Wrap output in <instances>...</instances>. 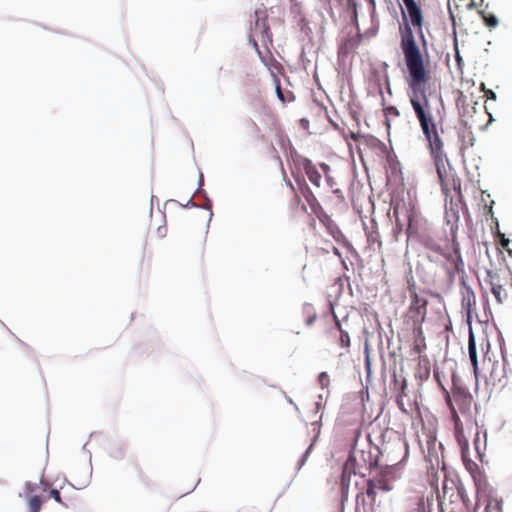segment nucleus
<instances>
[{"mask_svg": "<svg viewBox=\"0 0 512 512\" xmlns=\"http://www.w3.org/2000/svg\"><path fill=\"white\" fill-rule=\"evenodd\" d=\"M401 49L409 72L407 83L411 90L410 103L427 141V148L435 165L441 190L446 197L451 191L461 196V180L452 173V169L449 171L446 169L448 157L444 151V141L437 129L430 102L423 89V85L430 80L428 62L425 63L413 34H402Z\"/></svg>", "mask_w": 512, "mask_h": 512, "instance_id": "f257e3e1", "label": "nucleus"}, {"mask_svg": "<svg viewBox=\"0 0 512 512\" xmlns=\"http://www.w3.org/2000/svg\"><path fill=\"white\" fill-rule=\"evenodd\" d=\"M378 456L372 453V449H358L354 447L343 465L342 482L349 481L352 475L365 476L367 471L377 467Z\"/></svg>", "mask_w": 512, "mask_h": 512, "instance_id": "f03ea898", "label": "nucleus"}, {"mask_svg": "<svg viewBox=\"0 0 512 512\" xmlns=\"http://www.w3.org/2000/svg\"><path fill=\"white\" fill-rule=\"evenodd\" d=\"M507 281V276L499 273L498 271L487 270L484 278V285L481 286V289L484 293L490 291L497 304H503L509 298V294L506 289Z\"/></svg>", "mask_w": 512, "mask_h": 512, "instance_id": "7ed1b4c3", "label": "nucleus"}, {"mask_svg": "<svg viewBox=\"0 0 512 512\" xmlns=\"http://www.w3.org/2000/svg\"><path fill=\"white\" fill-rule=\"evenodd\" d=\"M394 473L391 469L380 470L374 477L367 481L366 495L370 499L371 505L376 503L377 491L388 492L392 490Z\"/></svg>", "mask_w": 512, "mask_h": 512, "instance_id": "20e7f679", "label": "nucleus"}, {"mask_svg": "<svg viewBox=\"0 0 512 512\" xmlns=\"http://www.w3.org/2000/svg\"><path fill=\"white\" fill-rule=\"evenodd\" d=\"M410 305L407 311V318L412 321L414 326H421L427 315L428 300L421 297L416 289L410 288Z\"/></svg>", "mask_w": 512, "mask_h": 512, "instance_id": "39448f33", "label": "nucleus"}, {"mask_svg": "<svg viewBox=\"0 0 512 512\" xmlns=\"http://www.w3.org/2000/svg\"><path fill=\"white\" fill-rule=\"evenodd\" d=\"M445 219L447 224L451 225L450 227V234H451V242L452 247L455 250L456 255H453L456 262H458V266H462V255L460 251V243L458 241L457 237V230H458V222L460 219L459 212L457 209H454L452 206V201L450 202V208L446 209L445 212Z\"/></svg>", "mask_w": 512, "mask_h": 512, "instance_id": "423d86ee", "label": "nucleus"}, {"mask_svg": "<svg viewBox=\"0 0 512 512\" xmlns=\"http://www.w3.org/2000/svg\"><path fill=\"white\" fill-rule=\"evenodd\" d=\"M440 512H466L463 494L460 490L452 492L447 496L444 491L443 495L439 497Z\"/></svg>", "mask_w": 512, "mask_h": 512, "instance_id": "0eeeda50", "label": "nucleus"}, {"mask_svg": "<svg viewBox=\"0 0 512 512\" xmlns=\"http://www.w3.org/2000/svg\"><path fill=\"white\" fill-rule=\"evenodd\" d=\"M405 5V11H402L405 20H409L414 29L421 32L423 25V16L420 6L415 0H402Z\"/></svg>", "mask_w": 512, "mask_h": 512, "instance_id": "6e6552de", "label": "nucleus"}, {"mask_svg": "<svg viewBox=\"0 0 512 512\" xmlns=\"http://www.w3.org/2000/svg\"><path fill=\"white\" fill-rule=\"evenodd\" d=\"M452 402H455L462 413L469 412L473 401L472 395L463 387L454 385L452 388Z\"/></svg>", "mask_w": 512, "mask_h": 512, "instance_id": "1a4fd4ad", "label": "nucleus"}, {"mask_svg": "<svg viewBox=\"0 0 512 512\" xmlns=\"http://www.w3.org/2000/svg\"><path fill=\"white\" fill-rule=\"evenodd\" d=\"M322 172L325 174L327 185L331 188L332 193L335 194L337 202L344 203V195L339 187V175L335 170H331L329 166L322 163Z\"/></svg>", "mask_w": 512, "mask_h": 512, "instance_id": "9d476101", "label": "nucleus"}, {"mask_svg": "<svg viewBox=\"0 0 512 512\" xmlns=\"http://www.w3.org/2000/svg\"><path fill=\"white\" fill-rule=\"evenodd\" d=\"M322 225L328 235L335 241L337 245L344 246L346 244V238L337 223L328 215L322 213Z\"/></svg>", "mask_w": 512, "mask_h": 512, "instance_id": "9b49d317", "label": "nucleus"}, {"mask_svg": "<svg viewBox=\"0 0 512 512\" xmlns=\"http://www.w3.org/2000/svg\"><path fill=\"white\" fill-rule=\"evenodd\" d=\"M427 247L430 250L442 255L450 263V265L454 268L455 272L460 273V272L464 271V261L462 260V266L460 268V266H458V262H456V260L453 257V255H456L454 249H452L451 252H445L440 245L435 244V243L427 244ZM451 248H453V247L451 246Z\"/></svg>", "mask_w": 512, "mask_h": 512, "instance_id": "f8f14e48", "label": "nucleus"}, {"mask_svg": "<svg viewBox=\"0 0 512 512\" xmlns=\"http://www.w3.org/2000/svg\"><path fill=\"white\" fill-rule=\"evenodd\" d=\"M468 352L469 358L473 367V374L478 380L479 378V366H478V355H477V347L475 342V337L472 331H470L469 339H468Z\"/></svg>", "mask_w": 512, "mask_h": 512, "instance_id": "ddd939ff", "label": "nucleus"}, {"mask_svg": "<svg viewBox=\"0 0 512 512\" xmlns=\"http://www.w3.org/2000/svg\"><path fill=\"white\" fill-rule=\"evenodd\" d=\"M302 194L310 207L311 213L316 216V218L320 219V205L317 200L316 195L307 185L302 187Z\"/></svg>", "mask_w": 512, "mask_h": 512, "instance_id": "4468645a", "label": "nucleus"}, {"mask_svg": "<svg viewBox=\"0 0 512 512\" xmlns=\"http://www.w3.org/2000/svg\"><path fill=\"white\" fill-rule=\"evenodd\" d=\"M361 43V34H353L348 37L345 42L340 46L339 54L342 56L348 55L355 51Z\"/></svg>", "mask_w": 512, "mask_h": 512, "instance_id": "2eb2a0df", "label": "nucleus"}, {"mask_svg": "<svg viewBox=\"0 0 512 512\" xmlns=\"http://www.w3.org/2000/svg\"><path fill=\"white\" fill-rule=\"evenodd\" d=\"M458 137L460 140V152L464 154L465 150L472 147L475 143V136L473 132L467 128H463L458 131Z\"/></svg>", "mask_w": 512, "mask_h": 512, "instance_id": "dca6fc26", "label": "nucleus"}, {"mask_svg": "<svg viewBox=\"0 0 512 512\" xmlns=\"http://www.w3.org/2000/svg\"><path fill=\"white\" fill-rule=\"evenodd\" d=\"M431 373V365L428 358H421L418 362L415 377L421 382L429 379Z\"/></svg>", "mask_w": 512, "mask_h": 512, "instance_id": "f3484780", "label": "nucleus"}, {"mask_svg": "<svg viewBox=\"0 0 512 512\" xmlns=\"http://www.w3.org/2000/svg\"><path fill=\"white\" fill-rule=\"evenodd\" d=\"M442 391H443V393L445 395L446 404L449 407V410L451 412V419L454 422L455 430H460V428H463L462 422H461V420L459 418V415H458L457 410H456V408L454 406V403L452 402L451 395H450V393L448 392V390L445 387H442Z\"/></svg>", "mask_w": 512, "mask_h": 512, "instance_id": "a211bd4d", "label": "nucleus"}, {"mask_svg": "<svg viewBox=\"0 0 512 512\" xmlns=\"http://www.w3.org/2000/svg\"><path fill=\"white\" fill-rule=\"evenodd\" d=\"M274 83H275V90L277 97L282 103H290L295 100V96L292 91L290 90H283L280 86V80L278 76L274 73H272Z\"/></svg>", "mask_w": 512, "mask_h": 512, "instance_id": "6ab92c4d", "label": "nucleus"}, {"mask_svg": "<svg viewBox=\"0 0 512 512\" xmlns=\"http://www.w3.org/2000/svg\"><path fill=\"white\" fill-rule=\"evenodd\" d=\"M415 339L413 343V350L417 354H421L426 349L425 336L423 334L422 326H414Z\"/></svg>", "mask_w": 512, "mask_h": 512, "instance_id": "aec40b11", "label": "nucleus"}, {"mask_svg": "<svg viewBox=\"0 0 512 512\" xmlns=\"http://www.w3.org/2000/svg\"><path fill=\"white\" fill-rule=\"evenodd\" d=\"M484 504L483 512H502V499L489 495L484 499Z\"/></svg>", "mask_w": 512, "mask_h": 512, "instance_id": "412c9836", "label": "nucleus"}, {"mask_svg": "<svg viewBox=\"0 0 512 512\" xmlns=\"http://www.w3.org/2000/svg\"><path fill=\"white\" fill-rule=\"evenodd\" d=\"M455 436L460 446L461 454L469 453V444L464 435L463 428H460V430H455Z\"/></svg>", "mask_w": 512, "mask_h": 512, "instance_id": "4be33fe9", "label": "nucleus"}, {"mask_svg": "<svg viewBox=\"0 0 512 512\" xmlns=\"http://www.w3.org/2000/svg\"><path fill=\"white\" fill-rule=\"evenodd\" d=\"M468 454L469 453L461 454L462 460H463L464 466L468 470V472L472 476H475L479 472V467L473 460H471L468 457Z\"/></svg>", "mask_w": 512, "mask_h": 512, "instance_id": "5701e85b", "label": "nucleus"}, {"mask_svg": "<svg viewBox=\"0 0 512 512\" xmlns=\"http://www.w3.org/2000/svg\"><path fill=\"white\" fill-rule=\"evenodd\" d=\"M43 504V500L40 496H30L28 498V510L29 512H40Z\"/></svg>", "mask_w": 512, "mask_h": 512, "instance_id": "b1692460", "label": "nucleus"}, {"mask_svg": "<svg viewBox=\"0 0 512 512\" xmlns=\"http://www.w3.org/2000/svg\"><path fill=\"white\" fill-rule=\"evenodd\" d=\"M306 173L309 180L314 184L316 188H318L320 186V174L317 172V170L315 168L307 166Z\"/></svg>", "mask_w": 512, "mask_h": 512, "instance_id": "393cba45", "label": "nucleus"}, {"mask_svg": "<svg viewBox=\"0 0 512 512\" xmlns=\"http://www.w3.org/2000/svg\"><path fill=\"white\" fill-rule=\"evenodd\" d=\"M333 317L335 319V325L337 326V328L340 331V343H341V346L349 347V345H350V337H349L348 333L341 329L340 322L337 320L336 316L333 315Z\"/></svg>", "mask_w": 512, "mask_h": 512, "instance_id": "a878e982", "label": "nucleus"}, {"mask_svg": "<svg viewBox=\"0 0 512 512\" xmlns=\"http://www.w3.org/2000/svg\"><path fill=\"white\" fill-rule=\"evenodd\" d=\"M403 208L404 204H401L400 202H396L395 204H393V216L398 227L402 226L400 212L403 210Z\"/></svg>", "mask_w": 512, "mask_h": 512, "instance_id": "bb28decb", "label": "nucleus"}, {"mask_svg": "<svg viewBox=\"0 0 512 512\" xmlns=\"http://www.w3.org/2000/svg\"><path fill=\"white\" fill-rule=\"evenodd\" d=\"M255 17H256V27H255L256 32H262V33L267 32L269 30V27L266 25V20L263 18L262 22L260 24L259 23L260 17H259V13L257 11L255 12Z\"/></svg>", "mask_w": 512, "mask_h": 512, "instance_id": "cd10ccee", "label": "nucleus"}, {"mask_svg": "<svg viewBox=\"0 0 512 512\" xmlns=\"http://www.w3.org/2000/svg\"><path fill=\"white\" fill-rule=\"evenodd\" d=\"M50 497H52L56 502L64 505L65 507L69 506V500L68 499L63 500L60 492L57 489H52L50 491Z\"/></svg>", "mask_w": 512, "mask_h": 512, "instance_id": "c85d7f7f", "label": "nucleus"}, {"mask_svg": "<svg viewBox=\"0 0 512 512\" xmlns=\"http://www.w3.org/2000/svg\"><path fill=\"white\" fill-rule=\"evenodd\" d=\"M322 252L330 253L333 252L335 255L340 256L339 248L333 243H329L328 240H325V246L322 247Z\"/></svg>", "mask_w": 512, "mask_h": 512, "instance_id": "c756f323", "label": "nucleus"}, {"mask_svg": "<svg viewBox=\"0 0 512 512\" xmlns=\"http://www.w3.org/2000/svg\"><path fill=\"white\" fill-rule=\"evenodd\" d=\"M500 244L504 250L512 254V241L506 238L504 234H500Z\"/></svg>", "mask_w": 512, "mask_h": 512, "instance_id": "7c9ffc66", "label": "nucleus"}, {"mask_svg": "<svg viewBox=\"0 0 512 512\" xmlns=\"http://www.w3.org/2000/svg\"><path fill=\"white\" fill-rule=\"evenodd\" d=\"M483 20L485 22V24L489 27V28H494L496 27L497 23H498V20L497 18L492 15V14H488V15H483Z\"/></svg>", "mask_w": 512, "mask_h": 512, "instance_id": "2f4dec72", "label": "nucleus"}, {"mask_svg": "<svg viewBox=\"0 0 512 512\" xmlns=\"http://www.w3.org/2000/svg\"><path fill=\"white\" fill-rule=\"evenodd\" d=\"M480 349H481V353H482V356H483V362L485 363L486 360L488 359L489 361H491L490 358H488V352H489V349H490V344L488 341H486L485 343L482 342L480 344Z\"/></svg>", "mask_w": 512, "mask_h": 512, "instance_id": "473e14b6", "label": "nucleus"}, {"mask_svg": "<svg viewBox=\"0 0 512 512\" xmlns=\"http://www.w3.org/2000/svg\"><path fill=\"white\" fill-rule=\"evenodd\" d=\"M498 368H501L499 363L498 362H495L493 363L492 365V369H491V372H490V380L495 382V380L498 378V380H500V378L498 377Z\"/></svg>", "mask_w": 512, "mask_h": 512, "instance_id": "72a5a7b5", "label": "nucleus"}, {"mask_svg": "<svg viewBox=\"0 0 512 512\" xmlns=\"http://www.w3.org/2000/svg\"><path fill=\"white\" fill-rule=\"evenodd\" d=\"M467 103V96H465L463 93H460V96L456 100V105L458 109H464L465 104Z\"/></svg>", "mask_w": 512, "mask_h": 512, "instance_id": "f704fd0d", "label": "nucleus"}, {"mask_svg": "<svg viewBox=\"0 0 512 512\" xmlns=\"http://www.w3.org/2000/svg\"><path fill=\"white\" fill-rule=\"evenodd\" d=\"M386 113L395 117L400 115L398 109L395 106H389L385 109Z\"/></svg>", "mask_w": 512, "mask_h": 512, "instance_id": "c9c22d12", "label": "nucleus"}, {"mask_svg": "<svg viewBox=\"0 0 512 512\" xmlns=\"http://www.w3.org/2000/svg\"><path fill=\"white\" fill-rule=\"evenodd\" d=\"M321 382H322V389L329 386L330 380H329L328 375L325 372H322Z\"/></svg>", "mask_w": 512, "mask_h": 512, "instance_id": "e433bc0d", "label": "nucleus"}, {"mask_svg": "<svg viewBox=\"0 0 512 512\" xmlns=\"http://www.w3.org/2000/svg\"><path fill=\"white\" fill-rule=\"evenodd\" d=\"M468 297H467V306H468V311H470V306H471V300L473 301V303L475 304V296H474V293L471 291L468 293Z\"/></svg>", "mask_w": 512, "mask_h": 512, "instance_id": "4c0bfd02", "label": "nucleus"}, {"mask_svg": "<svg viewBox=\"0 0 512 512\" xmlns=\"http://www.w3.org/2000/svg\"><path fill=\"white\" fill-rule=\"evenodd\" d=\"M434 377H435V379L437 380V382H438V384H439L440 388L442 389V387H444V385L442 384V382H441V380H440L439 372H438V371H436V370L434 371Z\"/></svg>", "mask_w": 512, "mask_h": 512, "instance_id": "58836bf2", "label": "nucleus"}, {"mask_svg": "<svg viewBox=\"0 0 512 512\" xmlns=\"http://www.w3.org/2000/svg\"><path fill=\"white\" fill-rule=\"evenodd\" d=\"M485 95L490 99H496V94L492 90L485 91Z\"/></svg>", "mask_w": 512, "mask_h": 512, "instance_id": "ea45409f", "label": "nucleus"}, {"mask_svg": "<svg viewBox=\"0 0 512 512\" xmlns=\"http://www.w3.org/2000/svg\"><path fill=\"white\" fill-rule=\"evenodd\" d=\"M316 320V315L314 314L312 317H308L307 319V324L308 325H311L312 323H314V321Z\"/></svg>", "mask_w": 512, "mask_h": 512, "instance_id": "a19ab883", "label": "nucleus"}, {"mask_svg": "<svg viewBox=\"0 0 512 512\" xmlns=\"http://www.w3.org/2000/svg\"><path fill=\"white\" fill-rule=\"evenodd\" d=\"M310 225H311L312 229L314 231H316V219L315 218H312Z\"/></svg>", "mask_w": 512, "mask_h": 512, "instance_id": "79ce46f5", "label": "nucleus"}, {"mask_svg": "<svg viewBox=\"0 0 512 512\" xmlns=\"http://www.w3.org/2000/svg\"><path fill=\"white\" fill-rule=\"evenodd\" d=\"M407 220H408V225L411 226V222H412V214L411 213L407 212Z\"/></svg>", "mask_w": 512, "mask_h": 512, "instance_id": "37998d69", "label": "nucleus"}, {"mask_svg": "<svg viewBox=\"0 0 512 512\" xmlns=\"http://www.w3.org/2000/svg\"><path fill=\"white\" fill-rule=\"evenodd\" d=\"M478 439H479V433H476V438H475V446H476V450L479 452V448H478Z\"/></svg>", "mask_w": 512, "mask_h": 512, "instance_id": "c03bdc74", "label": "nucleus"}, {"mask_svg": "<svg viewBox=\"0 0 512 512\" xmlns=\"http://www.w3.org/2000/svg\"><path fill=\"white\" fill-rule=\"evenodd\" d=\"M307 124H308V121H307V120H305V119H302V120H301V125H302L304 128L307 126Z\"/></svg>", "mask_w": 512, "mask_h": 512, "instance_id": "a18cd8bd", "label": "nucleus"}, {"mask_svg": "<svg viewBox=\"0 0 512 512\" xmlns=\"http://www.w3.org/2000/svg\"><path fill=\"white\" fill-rule=\"evenodd\" d=\"M406 386H407L406 380H403L402 387H401L402 392H404V389L406 388Z\"/></svg>", "mask_w": 512, "mask_h": 512, "instance_id": "49530a36", "label": "nucleus"}, {"mask_svg": "<svg viewBox=\"0 0 512 512\" xmlns=\"http://www.w3.org/2000/svg\"><path fill=\"white\" fill-rule=\"evenodd\" d=\"M26 487H27V489L29 491H32V484L31 483H27Z\"/></svg>", "mask_w": 512, "mask_h": 512, "instance_id": "de8ad7c7", "label": "nucleus"}, {"mask_svg": "<svg viewBox=\"0 0 512 512\" xmlns=\"http://www.w3.org/2000/svg\"><path fill=\"white\" fill-rule=\"evenodd\" d=\"M314 79H315V81H316L317 83H319V79H318V74H317V72H315V74H314Z\"/></svg>", "mask_w": 512, "mask_h": 512, "instance_id": "09e8293b", "label": "nucleus"}, {"mask_svg": "<svg viewBox=\"0 0 512 512\" xmlns=\"http://www.w3.org/2000/svg\"><path fill=\"white\" fill-rule=\"evenodd\" d=\"M199 249H200V252H201V254H202V253H203V242H202V241L200 242Z\"/></svg>", "mask_w": 512, "mask_h": 512, "instance_id": "8fccbe9b", "label": "nucleus"}, {"mask_svg": "<svg viewBox=\"0 0 512 512\" xmlns=\"http://www.w3.org/2000/svg\"><path fill=\"white\" fill-rule=\"evenodd\" d=\"M368 240H369V241H376V237H373L372 235H370V236L368 237Z\"/></svg>", "mask_w": 512, "mask_h": 512, "instance_id": "3c124183", "label": "nucleus"}, {"mask_svg": "<svg viewBox=\"0 0 512 512\" xmlns=\"http://www.w3.org/2000/svg\"><path fill=\"white\" fill-rule=\"evenodd\" d=\"M165 232H166V228L164 227V231H161V236H164L165 235Z\"/></svg>", "mask_w": 512, "mask_h": 512, "instance_id": "603ef678", "label": "nucleus"}, {"mask_svg": "<svg viewBox=\"0 0 512 512\" xmlns=\"http://www.w3.org/2000/svg\"><path fill=\"white\" fill-rule=\"evenodd\" d=\"M313 444H314V443H312V444L309 446L308 450L306 451V454L310 451V449H312Z\"/></svg>", "mask_w": 512, "mask_h": 512, "instance_id": "864d4df0", "label": "nucleus"}, {"mask_svg": "<svg viewBox=\"0 0 512 512\" xmlns=\"http://www.w3.org/2000/svg\"><path fill=\"white\" fill-rule=\"evenodd\" d=\"M290 2L297 6L296 0H290Z\"/></svg>", "mask_w": 512, "mask_h": 512, "instance_id": "5fc2aeb1", "label": "nucleus"}, {"mask_svg": "<svg viewBox=\"0 0 512 512\" xmlns=\"http://www.w3.org/2000/svg\"><path fill=\"white\" fill-rule=\"evenodd\" d=\"M352 138H353L354 140H357V135L352 134Z\"/></svg>", "mask_w": 512, "mask_h": 512, "instance_id": "6e6d98bb", "label": "nucleus"}, {"mask_svg": "<svg viewBox=\"0 0 512 512\" xmlns=\"http://www.w3.org/2000/svg\"><path fill=\"white\" fill-rule=\"evenodd\" d=\"M406 32L411 33V29L409 27H407Z\"/></svg>", "mask_w": 512, "mask_h": 512, "instance_id": "4d7b16f0", "label": "nucleus"}, {"mask_svg": "<svg viewBox=\"0 0 512 512\" xmlns=\"http://www.w3.org/2000/svg\"><path fill=\"white\" fill-rule=\"evenodd\" d=\"M421 35V38L423 40V43H425V40H424V34H420Z\"/></svg>", "mask_w": 512, "mask_h": 512, "instance_id": "13d9d810", "label": "nucleus"}, {"mask_svg": "<svg viewBox=\"0 0 512 512\" xmlns=\"http://www.w3.org/2000/svg\"><path fill=\"white\" fill-rule=\"evenodd\" d=\"M363 494H358L357 495V501L359 500V498L362 496Z\"/></svg>", "mask_w": 512, "mask_h": 512, "instance_id": "bf43d9fd", "label": "nucleus"}, {"mask_svg": "<svg viewBox=\"0 0 512 512\" xmlns=\"http://www.w3.org/2000/svg\"><path fill=\"white\" fill-rule=\"evenodd\" d=\"M162 229H163L162 227H159L158 232L161 233Z\"/></svg>", "mask_w": 512, "mask_h": 512, "instance_id": "052dcab7", "label": "nucleus"}, {"mask_svg": "<svg viewBox=\"0 0 512 512\" xmlns=\"http://www.w3.org/2000/svg\"><path fill=\"white\" fill-rule=\"evenodd\" d=\"M248 512H255V511H254V510H250V511H248Z\"/></svg>", "mask_w": 512, "mask_h": 512, "instance_id": "680f3d73", "label": "nucleus"}, {"mask_svg": "<svg viewBox=\"0 0 512 512\" xmlns=\"http://www.w3.org/2000/svg\"><path fill=\"white\" fill-rule=\"evenodd\" d=\"M338 512H343V511H342V509H341V510H339Z\"/></svg>", "mask_w": 512, "mask_h": 512, "instance_id": "e2e57ef3", "label": "nucleus"}]
</instances>
